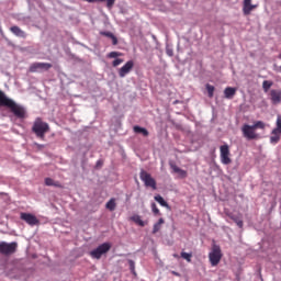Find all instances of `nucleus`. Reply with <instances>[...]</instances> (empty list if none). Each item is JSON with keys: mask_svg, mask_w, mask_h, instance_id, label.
Masks as SVG:
<instances>
[{"mask_svg": "<svg viewBox=\"0 0 281 281\" xmlns=\"http://www.w3.org/2000/svg\"><path fill=\"white\" fill-rule=\"evenodd\" d=\"M1 106H5L7 109H9L11 113L15 115V117H19V120H24L25 108L15 103L14 100L8 98V95H5V92H3L2 90H0V108Z\"/></svg>", "mask_w": 281, "mask_h": 281, "instance_id": "nucleus-1", "label": "nucleus"}, {"mask_svg": "<svg viewBox=\"0 0 281 281\" xmlns=\"http://www.w3.org/2000/svg\"><path fill=\"white\" fill-rule=\"evenodd\" d=\"M266 124L262 121H257L254 123V125L244 124L241 126V133L248 142H251V139H260V135L256 133L257 128H260L261 131H265Z\"/></svg>", "mask_w": 281, "mask_h": 281, "instance_id": "nucleus-2", "label": "nucleus"}, {"mask_svg": "<svg viewBox=\"0 0 281 281\" xmlns=\"http://www.w3.org/2000/svg\"><path fill=\"white\" fill-rule=\"evenodd\" d=\"M32 133H34L38 139L44 140L45 135L49 133V123L44 122L41 117H36L33 122Z\"/></svg>", "mask_w": 281, "mask_h": 281, "instance_id": "nucleus-3", "label": "nucleus"}, {"mask_svg": "<svg viewBox=\"0 0 281 281\" xmlns=\"http://www.w3.org/2000/svg\"><path fill=\"white\" fill-rule=\"evenodd\" d=\"M16 249H19V244L16 241H0V254L2 256H12V254H16Z\"/></svg>", "mask_w": 281, "mask_h": 281, "instance_id": "nucleus-4", "label": "nucleus"}, {"mask_svg": "<svg viewBox=\"0 0 281 281\" xmlns=\"http://www.w3.org/2000/svg\"><path fill=\"white\" fill-rule=\"evenodd\" d=\"M281 139V115L277 116L276 127L270 133V144H278Z\"/></svg>", "mask_w": 281, "mask_h": 281, "instance_id": "nucleus-5", "label": "nucleus"}, {"mask_svg": "<svg viewBox=\"0 0 281 281\" xmlns=\"http://www.w3.org/2000/svg\"><path fill=\"white\" fill-rule=\"evenodd\" d=\"M223 258V252L221 251V246L214 245L212 247L211 252L209 254V259L212 265V267H217L218 262H221V259Z\"/></svg>", "mask_w": 281, "mask_h": 281, "instance_id": "nucleus-6", "label": "nucleus"}, {"mask_svg": "<svg viewBox=\"0 0 281 281\" xmlns=\"http://www.w3.org/2000/svg\"><path fill=\"white\" fill-rule=\"evenodd\" d=\"M108 251H111V245L109 243L101 244L98 248L90 251L91 258H95L97 260H100L104 254H108Z\"/></svg>", "mask_w": 281, "mask_h": 281, "instance_id": "nucleus-7", "label": "nucleus"}, {"mask_svg": "<svg viewBox=\"0 0 281 281\" xmlns=\"http://www.w3.org/2000/svg\"><path fill=\"white\" fill-rule=\"evenodd\" d=\"M140 180L144 182L146 188H153L154 190H157V181L145 170H140L139 173Z\"/></svg>", "mask_w": 281, "mask_h": 281, "instance_id": "nucleus-8", "label": "nucleus"}, {"mask_svg": "<svg viewBox=\"0 0 281 281\" xmlns=\"http://www.w3.org/2000/svg\"><path fill=\"white\" fill-rule=\"evenodd\" d=\"M49 69H52V64L49 63H33L30 66L29 71L31 74H36L38 71H49Z\"/></svg>", "mask_w": 281, "mask_h": 281, "instance_id": "nucleus-9", "label": "nucleus"}, {"mask_svg": "<svg viewBox=\"0 0 281 281\" xmlns=\"http://www.w3.org/2000/svg\"><path fill=\"white\" fill-rule=\"evenodd\" d=\"M220 157L221 162L224 164V166H229L232 164V158H229V145H222L220 147Z\"/></svg>", "mask_w": 281, "mask_h": 281, "instance_id": "nucleus-10", "label": "nucleus"}, {"mask_svg": "<svg viewBox=\"0 0 281 281\" xmlns=\"http://www.w3.org/2000/svg\"><path fill=\"white\" fill-rule=\"evenodd\" d=\"M133 67H135V63L133 60L125 63V65L119 70L120 78H126V76L133 71Z\"/></svg>", "mask_w": 281, "mask_h": 281, "instance_id": "nucleus-11", "label": "nucleus"}, {"mask_svg": "<svg viewBox=\"0 0 281 281\" xmlns=\"http://www.w3.org/2000/svg\"><path fill=\"white\" fill-rule=\"evenodd\" d=\"M20 218L27 223V225H31L34 227V225H38V218L33 215L32 213H21Z\"/></svg>", "mask_w": 281, "mask_h": 281, "instance_id": "nucleus-12", "label": "nucleus"}, {"mask_svg": "<svg viewBox=\"0 0 281 281\" xmlns=\"http://www.w3.org/2000/svg\"><path fill=\"white\" fill-rule=\"evenodd\" d=\"M258 8V4H251V0H244L243 1V14L244 16H249L254 10Z\"/></svg>", "mask_w": 281, "mask_h": 281, "instance_id": "nucleus-13", "label": "nucleus"}, {"mask_svg": "<svg viewBox=\"0 0 281 281\" xmlns=\"http://www.w3.org/2000/svg\"><path fill=\"white\" fill-rule=\"evenodd\" d=\"M270 100H271L272 104H280V102H281V90L280 89L270 90Z\"/></svg>", "mask_w": 281, "mask_h": 281, "instance_id": "nucleus-14", "label": "nucleus"}, {"mask_svg": "<svg viewBox=\"0 0 281 281\" xmlns=\"http://www.w3.org/2000/svg\"><path fill=\"white\" fill-rule=\"evenodd\" d=\"M10 32L20 38H27V33H25V31L21 30L19 26H11Z\"/></svg>", "mask_w": 281, "mask_h": 281, "instance_id": "nucleus-15", "label": "nucleus"}, {"mask_svg": "<svg viewBox=\"0 0 281 281\" xmlns=\"http://www.w3.org/2000/svg\"><path fill=\"white\" fill-rule=\"evenodd\" d=\"M171 170L176 173L179 175L180 179H186L188 177V171L177 167V165H171Z\"/></svg>", "mask_w": 281, "mask_h": 281, "instance_id": "nucleus-16", "label": "nucleus"}, {"mask_svg": "<svg viewBox=\"0 0 281 281\" xmlns=\"http://www.w3.org/2000/svg\"><path fill=\"white\" fill-rule=\"evenodd\" d=\"M224 95L227 100H232V98L236 95V88H233V87L225 88Z\"/></svg>", "mask_w": 281, "mask_h": 281, "instance_id": "nucleus-17", "label": "nucleus"}, {"mask_svg": "<svg viewBox=\"0 0 281 281\" xmlns=\"http://www.w3.org/2000/svg\"><path fill=\"white\" fill-rule=\"evenodd\" d=\"M229 218L232 221H234V223H236L237 227H239L240 229H243V225H244V222H243V215H229Z\"/></svg>", "mask_w": 281, "mask_h": 281, "instance_id": "nucleus-18", "label": "nucleus"}, {"mask_svg": "<svg viewBox=\"0 0 281 281\" xmlns=\"http://www.w3.org/2000/svg\"><path fill=\"white\" fill-rule=\"evenodd\" d=\"M134 133L140 134L144 137H148L149 133L148 130H146V127H140L138 125L133 127Z\"/></svg>", "mask_w": 281, "mask_h": 281, "instance_id": "nucleus-19", "label": "nucleus"}, {"mask_svg": "<svg viewBox=\"0 0 281 281\" xmlns=\"http://www.w3.org/2000/svg\"><path fill=\"white\" fill-rule=\"evenodd\" d=\"M101 36H106L112 40V45H117V37L111 32L102 31L100 32Z\"/></svg>", "mask_w": 281, "mask_h": 281, "instance_id": "nucleus-20", "label": "nucleus"}, {"mask_svg": "<svg viewBox=\"0 0 281 281\" xmlns=\"http://www.w3.org/2000/svg\"><path fill=\"white\" fill-rule=\"evenodd\" d=\"M154 199L155 201H157V203H159V205L166 207L167 210H170V204H168V202H166V200H164L161 195H155Z\"/></svg>", "mask_w": 281, "mask_h": 281, "instance_id": "nucleus-21", "label": "nucleus"}, {"mask_svg": "<svg viewBox=\"0 0 281 281\" xmlns=\"http://www.w3.org/2000/svg\"><path fill=\"white\" fill-rule=\"evenodd\" d=\"M45 186H53L54 188H63V184L58 181H54L52 178H46L45 179Z\"/></svg>", "mask_w": 281, "mask_h": 281, "instance_id": "nucleus-22", "label": "nucleus"}, {"mask_svg": "<svg viewBox=\"0 0 281 281\" xmlns=\"http://www.w3.org/2000/svg\"><path fill=\"white\" fill-rule=\"evenodd\" d=\"M166 223V221H164V217H160L158 220V222L156 224H154V228H153V234H157V232H159V229H161V226Z\"/></svg>", "mask_w": 281, "mask_h": 281, "instance_id": "nucleus-23", "label": "nucleus"}, {"mask_svg": "<svg viewBox=\"0 0 281 281\" xmlns=\"http://www.w3.org/2000/svg\"><path fill=\"white\" fill-rule=\"evenodd\" d=\"M131 221H133V223H136V225H139V227H145L146 226V223H144L142 221V216H139V215H133L131 217Z\"/></svg>", "mask_w": 281, "mask_h": 281, "instance_id": "nucleus-24", "label": "nucleus"}, {"mask_svg": "<svg viewBox=\"0 0 281 281\" xmlns=\"http://www.w3.org/2000/svg\"><path fill=\"white\" fill-rule=\"evenodd\" d=\"M117 204L115 203V199L112 198L110 201L105 204L106 210H110V212H115V207Z\"/></svg>", "mask_w": 281, "mask_h": 281, "instance_id": "nucleus-25", "label": "nucleus"}, {"mask_svg": "<svg viewBox=\"0 0 281 281\" xmlns=\"http://www.w3.org/2000/svg\"><path fill=\"white\" fill-rule=\"evenodd\" d=\"M271 87H273V81L265 80L262 82V89H263L265 93H269V89H271Z\"/></svg>", "mask_w": 281, "mask_h": 281, "instance_id": "nucleus-26", "label": "nucleus"}, {"mask_svg": "<svg viewBox=\"0 0 281 281\" xmlns=\"http://www.w3.org/2000/svg\"><path fill=\"white\" fill-rule=\"evenodd\" d=\"M214 90H215L214 86L210 83L206 85V91L209 93V98H214Z\"/></svg>", "mask_w": 281, "mask_h": 281, "instance_id": "nucleus-27", "label": "nucleus"}, {"mask_svg": "<svg viewBox=\"0 0 281 281\" xmlns=\"http://www.w3.org/2000/svg\"><path fill=\"white\" fill-rule=\"evenodd\" d=\"M181 258L187 260V262H192V254L189 252H181Z\"/></svg>", "mask_w": 281, "mask_h": 281, "instance_id": "nucleus-28", "label": "nucleus"}, {"mask_svg": "<svg viewBox=\"0 0 281 281\" xmlns=\"http://www.w3.org/2000/svg\"><path fill=\"white\" fill-rule=\"evenodd\" d=\"M151 211H153V214H155V216H159L161 214L155 202L151 203Z\"/></svg>", "mask_w": 281, "mask_h": 281, "instance_id": "nucleus-29", "label": "nucleus"}, {"mask_svg": "<svg viewBox=\"0 0 281 281\" xmlns=\"http://www.w3.org/2000/svg\"><path fill=\"white\" fill-rule=\"evenodd\" d=\"M128 265H130V271H132L133 276H137V272L135 271V261L130 259Z\"/></svg>", "mask_w": 281, "mask_h": 281, "instance_id": "nucleus-30", "label": "nucleus"}, {"mask_svg": "<svg viewBox=\"0 0 281 281\" xmlns=\"http://www.w3.org/2000/svg\"><path fill=\"white\" fill-rule=\"evenodd\" d=\"M119 56H122V53L111 52V53L108 54V58H119Z\"/></svg>", "mask_w": 281, "mask_h": 281, "instance_id": "nucleus-31", "label": "nucleus"}, {"mask_svg": "<svg viewBox=\"0 0 281 281\" xmlns=\"http://www.w3.org/2000/svg\"><path fill=\"white\" fill-rule=\"evenodd\" d=\"M122 63H124V59L117 58V59H115V60L112 63V66H113V67H119V65H122Z\"/></svg>", "mask_w": 281, "mask_h": 281, "instance_id": "nucleus-32", "label": "nucleus"}, {"mask_svg": "<svg viewBox=\"0 0 281 281\" xmlns=\"http://www.w3.org/2000/svg\"><path fill=\"white\" fill-rule=\"evenodd\" d=\"M34 146L37 148V150H43V148H45V145L38 143H34Z\"/></svg>", "mask_w": 281, "mask_h": 281, "instance_id": "nucleus-33", "label": "nucleus"}, {"mask_svg": "<svg viewBox=\"0 0 281 281\" xmlns=\"http://www.w3.org/2000/svg\"><path fill=\"white\" fill-rule=\"evenodd\" d=\"M166 54L167 56H173V52L170 48H167Z\"/></svg>", "mask_w": 281, "mask_h": 281, "instance_id": "nucleus-34", "label": "nucleus"}, {"mask_svg": "<svg viewBox=\"0 0 281 281\" xmlns=\"http://www.w3.org/2000/svg\"><path fill=\"white\" fill-rule=\"evenodd\" d=\"M172 276H176L177 278H181V274L177 271H171Z\"/></svg>", "mask_w": 281, "mask_h": 281, "instance_id": "nucleus-35", "label": "nucleus"}, {"mask_svg": "<svg viewBox=\"0 0 281 281\" xmlns=\"http://www.w3.org/2000/svg\"><path fill=\"white\" fill-rule=\"evenodd\" d=\"M173 258H179V255L175 254V255H173Z\"/></svg>", "mask_w": 281, "mask_h": 281, "instance_id": "nucleus-36", "label": "nucleus"}, {"mask_svg": "<svg viewBox=\"0 0 281 281\" xmlns=\"http://www.w3.org/2000/svg\"><path fill=\"white\" fill-rule=\"evenodd\" d=\"M277 71H281V66L277 69Z\"/></svg>", "mask_w": 281, "mask_h": 281, "instance_id": "nucleus-37", "label": "nucleus"}, {"mask_svg": "<svg viewBox=\"0 0 281 281\" xmlns=\"http://www.w3.org/2000/svg\"><path fill=\"white\" fill-rule=\"evenodd\" d=\"M279 59L281 60V54L279 55Z\"/></svg>", "mask_w": 281, "mask_h": 281, "instance_id": "nucleus-38", "label": "nucleus"}]
</instances>
